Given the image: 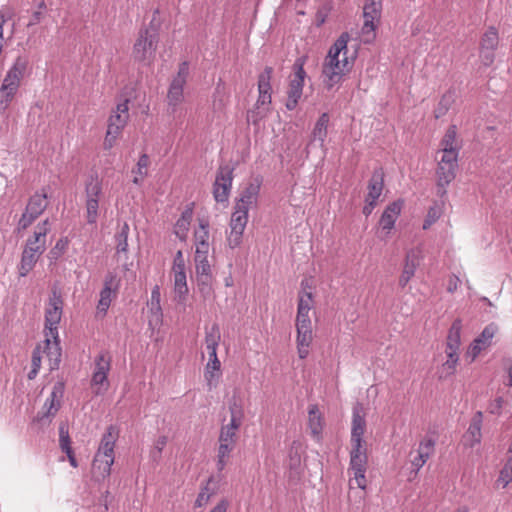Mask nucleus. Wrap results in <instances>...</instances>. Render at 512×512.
Instances as JSON below:
<instances>
[{"instance_id":"nucleus-1","label":"nucleus","mask_w":512,"mask_h":512,"mask_svg":"<svg viewBox=\"0 0 512 512\" xmlns=\"http://www.w3.org/2000/svg\"><path fill=\"white\" fill-rule=\"evenodd\" d=\"M349 40V33L343 32L328 51L322 67L323 82L327 90H331L335 85L341 83L343 76L349 73L353 67L357 50L351 56H347Z\"/></svg>"},{"instance_id":"nucleus-2","label":"nucleus","mask_w":512,"mask_h":512,"mask_svg":"<svg viewBox=\"0 0 512 512\" xmlns=\"http://www.w3.org/2000/svg\"><path fill=\"white\" fill-rule=\"evenodd\" d=\"M158 13L155 10L149 26L140 29L138 33L132 50V57L137 62L149 64L155 57L159 42V24L155 23Z\"/></svg>"},{"instance_id":"nucleus-3","label":"nucleus","mask_w":512,"mask_h":512,"mask_svg":"<svg viewBox=\"0 0 512 512\" xmlns=\"http://www.w3.org/2000/svg\"><path fill=\"white\" fill-rule=\"evenodd\" d=\"M118 437V427L115 425L108 426L95 454L93 470L98 472L103 478L109 476L111 473V467L114 463V447Z\"/></svg>"},{"instance_id":"nucleus-4","label":"nucleus","mask_w":512,"mask_h":512,"mask_svg":"<svg viewBox=\"0 0 512 512\" xmlns=\"http://www.w3.org/2000/svg\"><path fill=\"white\" fill-rule=\"evenodd\" d=\"M462 321L455 319L448 331L445 353L447 360L442 364L441 377H448L455 373L459 362V347L461 344Z\"/></svg>"},{"instance_id":"nucleus-5","label":"nucleus","mask_w":512,"mask_h":512,"mask_svg":"<svg viewBox=\"0 0 512 512\" xmlns=\"http://www.w3.org/2000/svg\"><path fill=\"white\" fill-rule=\"evenodd\" d=\"M129 99H124L118 103L116 109L112 112L108 119L107 132L104 139V148L111 149L126 126L129 119Z\"/></svg>"},{"instance_id":"nucleus-6","label":"nucleus","mask_w":512,"mask_h":512,"mask_svg":"<svg viewBox=\"0 0 512 512\" xmlns=\"http://www.w3.org/2000/svg\"><path fill=\"white\" fill-rule=\"evenodd\" d=\"M381 14L382 0H365L363 6L364 23L361 29L364 43L369 44L374 41Z\"/></svg>"},{"instance_id":"nucleus-7","label":"nucleus","mask_w":512,"mask_h":512,"mask_svg":"<svg viewBox=\"0 0 512 512\" xmlns=\"http://www.w3.org/2000/svg\"><path fill=\"white\" fill-rule=\"evenodd\" d=\"M48 196L45 189L35 192L28 200L24 212L18 223V232L26 230L36 219H38L48 206Z\"/></svg>"},{"instance_id":"nucleus-8","label":"nucleus","mask_w":512,"mask_h":512,"mask_svg":"<svg viewBox=\"0 0 512 512\" xmlns=\"http://www.w3.org/2000/svg\"><path fill=\"white\" fill-rule=\"evenodd\" d=\"M305 62V57H299L293 64V75L289 81L287 91L286 108L288 110H294L297 107L300 98L302 97L304 82L307 76L304 69Z\"/></svg>"},{"instance_id":"nucleus-9","label":"nucleus","mask_w":512,"mask_h":512,"mask_svg":"<svg viewBox=\"0 0 512 512\" xmlns=\"http://www.w3.org/2000/svg\"><path fill=\"white\" fill-rule=\"evenodd\" d=\"M457 167L458 157L442 155L436 170L437 194L440 197L447 193L446 188L455 179Z\"/></svg>"},{"instance_id":"nucleus-10","label":"nucleus","mask_w":512,"mask_h":512,"mask_svg":"<svg viewBox=\"0 0 512 512\" xmlns=\"http://www.w3.org/2000/svg\"><path fill=\"white\" fill-rule=\"evenodd\" d=\"M233 172L234 167L230 165L226 164L219 166L216 173L215 182L213 184V197L216 202H228L234 179Z\"/></svg>"},{"instance_id":"nucleus-11","label":"nucleus","mask_w":512,"mask_h":512,"mask_svg":"<svg viewBox=\"0 0 512 512\" xmlns=\"http://www.w3.org/2000/svg\"><path fill=\"white\" fill-rule=\"evenodd\" d=\"M63 309V300L60 294L55 291L49 299L48 307L45 311V337L57 339L58 324L61 320Z\"/></svg>"},{"instance_id":"nucleus-12","label":"nucleus","mask_w":512,"mask_h":512,"mask_svg":"<svg viewBox=\"0 0 512 512\" xmlns=\"http://www.w3.org/2000/svg\"><path fill=\"white\" fill-rule=\"evenodd\" d=\"M86 219L88 224H96L98 218L99 198L102 194V185L91 177L86 183Z\"/></svg>"},{"instance_id":"nucleus-13","label":"nucleus","mask_w":512,"mask_h":512,"mask_svg":"<svg viewBox=\"0 0 512 512\" xmlns=\"http://www.w3.org/2000/svg\"><path fill=\"white\" fill-rule=\"evenodd\" d=\"M247 223L248 211L234 207L229 225L230 234L227 238L228 245L231 249H235L240 246Z\"/></svg>"},{"instance_id":"nucleus-14","label":"nucleus","mask_w":512,"mask_h":512,"mask_svg":"<svg viewBox=\"0 0 512 512\" xmlns=\"http://www.w3.org/2000/svg\"><path fill=\"white\" fill-rule=\"evenodd\" d=\"M499 44V35L495 27L491 26L483 34L480 41L479 56L481 62L485 66H490L495 60L494 51L497 49Z\"/></svg>"},{"instance_id":"nucleus-15","label":"nucleus","mask_w":512,"mask_h":512,"mask_svg":"<svg viewBox=\"0 0 512 512\" xmlns=\"http://www.w3.org/2000/svg\"><path fill=\"white\" fill-rule=\"evenodd\" d=\"M421 251L419 249H410L405 256L402 273L398 284L401 288L406 287L409 281L414 277L416 269L420 265Z\"/></svg>"},{"instance_id":"nucleus-16","label":"nucleus","mask_w":512,"mask_h":512,"mask_svg":"<svg viewBox=\"0 0 512 512\" xmlns=\"http://www.w3.org/2000/svg\"><path fill=\"white\" fill-rule=\"evenodd\" d=\"M50 231L49 219H45L38 223L33 235L26 241L24 249H33L39 251V254H43L46 250V236Z\"/></svg>"},{"instance_id":"nucleus-17","label":"nucleus","mask_w":512,"mask_h":512,"mask_svg":"<svg viewBox=\"0 0 512 512\" xmlns=\"http://www.w3.org/2000/svg\"><path fill=\"white\" fill-rule=\"evenodd\" d=\"M28 66V60L25 57L18 56L13 65L7 71L2 84L19 89L21 80L24 77Z\"/></svg>"},{"instance_id":"nucleus-18","label":"nucleus","mask_w":512,"mask_h":512,"mask_svg":"<svg viewBox=\"0 0 512 512\" xmlns=\"http://www.w3.org/2000/svg\"><path fill=\"white\" fill-rule=\"evenodd\" d=\"M403 204V200L398 199L390 203L383 211L379 225L381 229L385 231L386 235L390 234L391 230L394 228L395 222L401 214Z\"/></svg>"},{"instance_id":"nucleus-19","label":"nucleus","mask_w":512,"mask_h":512,"mask_svg":"<svg viewBox=\"0 0 512 512\" xmlns=\"http://www.w3.org/2000/svg\"><path fill=\"white\" fill-rule=\"evenodd\" d=\"M261 183L258 179L250 182L241 192L235 207L249 212L250 208L255 206L258 201Z\"/></svg>"},{"instance_id":"nucleus-20","label":"nucleus","mask_w":512,"mask_h":512,"mask_svg":"<svg viewBox=\"0 0 512 512\" xmlns=\"http://www.w3.org/2000/svg\"><path fill=\"white\" fill-rule=\"evenodd\" d=\"M367 455H350L349 470L353 472L354 480L358 488H366Z\"/></svg>"},{"instance_id":"nucleus-21","label":"nucleus","mask_w":512,"mask_h":512,"mask_svg":"<svg viewBox=\"0 0 512 512\" xmlns=\"http://www.w3.org/2000/svg\"><path fill=\"white\" fill-rule=\"evenodd\" d=\"M42 352L45 353L48 358L50 370L58 369L62 356L59 335H57V339L46 337L43 342Z\"/></svg>"},{"instance_id":"nucleus-22","label":"nucleus","mask_w":512,"mask_h":512,"mask_svg":"<svg viewBox=\"0 0 512 512\" xmlns=\"http://www.w3.org/2000/svg\"><path fill=\"white\" fill-rule=\"evenodd\" d=\"M65 392V383L61 381H57L52 388L50 397L44 403V408L47 409L44 416L53 417L56 415L58 410L61 407L62 398Z\"/></svg>"},{"instance_id":"nucleus-23","label":"nucleus","mask_w":512,"mask_h":512,"mask_svg":"<svg viewBox=\"0 0 512 512\" xmlns=\"http://www.w3.org/2000/svg\"><path fill=\"white\" fill-rule=\"evenodd\" d=\"M483 422V413L477 411L471 419L470 425L464 435L465 444L474 447L481 442V428Z\"/></svg>"},{"instance_id":"nucleus-24","label":"nucleus","mask_w":512,"mask_h":512,"mask_svg":"<svg viewBox=\"0 0 512 512\" xmlns=\"http://www.w3.org/2000/svg\"><path fill=\"white\" fill-rule=\"evenodd\" d=\"M184 86L185 83L172 80L167 93L169 113L176 114L178 106L184 100Z\"/></svg>"},{"instance_id":"nucleus-25","label":"nucleus","mask_w":512,"mask_h":512,"mask_svg":"<svg viewBox=\"0 0 512 512\" xmlns=\"http://www.w3.org/2000/svg\"><path fill=\"white\" fill-rule=\"evenodd\" d=\"M384 188V172L382 168L375 169L368 183V193L365 197L371 202H377Z\"/></svg>"},{"instance_id":"nucleus-26","label":"nucleus","mask_w":512,"mask_h":512,"mask_svg":"<svg viewBox=\"0 0 512 512\" xmlns=\"http://www.w3.org/2000/svg\"><path fill=\"white\" fill-rule=\"evenodd\" d=\"M457 128L455 125H451L445 132L444 137L441 140V151L442 155L458 157L460 147L457 145Z\"/></svg>"},{"instance_id":"nucleus-27","label":"nucleus","mask_w":512,"mask_h":512,"mask_svg":"<svg viewBox=\"0 0 512 512\" xmlns=\"http://www.w3.org/2000/svg\"><path fill=\"white\" fill-rule=\"evenodd\" d=\"M351 425L350 440H364L363 436L366 430V420L362 414V407L359 404L353 408Z\"/></svg>"},{"instance_id":"nucleus-28","label":"nucleus","mask_w":512,"mask_h":512,"mask_svg":"<svg viewBox=\"0 0 512 512\" xmlns=\"http://www.w3.org/2000/svg\"><path fill=\"white\" fill-rule=\"evenodd\" d=\"M296 330L298 356L300 359H305L309 354V347L313 340L312 327H296Z\"/></svg>"},{"instance_id":"nucleus-29","label":"nucleus","mask_w":512,"mask_h":512,"mask_svg":"<svg viewBox=\"0 0 512 512\" xmlns=\"http://www.w3.org/2000/svg\"><path fill=\"white\" fill-rule=\"evenodd\" d=\"M308 427L312 436L319 439L323 430V417L316 404L308 407Z\"/></svg>"},{"instance_id":"nucleus-30","label":"nucleus","mask_w":512,"mask_h":512,"mask_svg":"<svg viewBox=\"0 0 512 512\" xmlns=\"http://www.w3.org/2000/svg\"><path fill=\"white\" fill-rule=\"evenodd\" d=\"M39 251L33 249H24L21 255V261L18 267L19 275L25 277L34 268L39 257Z\"/></svg>"},{"instance_id":"nucleus-31","label":"nucleus","mask_w":512,"mask_h":512,"mask_svg":"<svg viewBox=\"0 0 512 512\" xmlns=\"http://www.w3.org/2000/svg\"><path fill=\"white\" fill-rule=\"evenodd\" d=\"M329 115L324 112L320 115L312 130V141H319L323 146L328 133Z\"/></svg>"},{"instance_id":"nucleus-32","label":"nucleus","mask_w":512,"mask_h":512,"mask_svg":"<svg viewBox=\"0 0 512 512\" xmlns=\"http://www.w3.org/2000/svg\"><path fill=\"white\" fill-rule=\"evenodd\" d=\"M174 274V292H175V300L179 304H184L187 299V295L189 292L187 285V277L185 273H173Z\"/></svg>"},{"instance_id":"nucleus-33","label":"nucleus","mask_w":512,"mask_h":512,"mask_svg":"<svg viewBox=\"0 0 512 512\" xmlns=\"http://www.w3.org/2000/svg\"><path fill=\"white\" fill-rule=\"evenodd\" d=\"M456 98L457 95L455 90L450 89L447 92H445L434 110L435 118L439 119L445 116L449 109L452 107V105L455 103Z\"/></svg>"},{"instance_id":"nucleus-34","label":"nucleus","mask_w":512,"mask_h":512,"mask_svg":"<svg viewBox=\"0 0 512 512\" xmlns=\"http://www.w3.org/2000/svg\"><path fill=\"white\" fill-rule=\"evenodd\" d=\"M150 313L155 318L156 322L161 321L163 313L161 307V293L158 285L154 286L151 291L150 301L148 302Z\"/></svg>"},{"instance_id":"nucleus-35","label":"nucleus","mask_w":512,"mask_h":512,"mask_svg":"<svg viewBox=\"0 0 512 512\" xmlns=\"http://www.w3.org/2000/svg\"><path fill=\"white\" fill-rule=\"evenodd\" d=\"M220 367L221 363L219 360L209 361L206 365L204 377L209 390H212L217 385Z\"/></svg>"},{"instance_id":"nucleus-36","label":"nucleus","mask_w":512,"mask_h":512,"mask_svg":"<svg viewBox=\"0 0 512 512\" xmlns=\"http://www.w3.org/2000/svg\"><path fill=\"white\" fill-rule=\"evenodd\" d=\"M307 286V281L303 280L301 282L302 290L299 292L298 296L297 312H310L313 308V295L311 291H306Z\"/></svg>"},{"instance_id":"nucleus-37","label":"nucleus","mask_w":512,"mask_h":512,"mask_svg":"<svg viewBox=\"0 0 512 512\" xmlns=\"http://www.w3.org/2000/svg\"><path fill=\"white\" fill-rule=\"evenodd\" d=\"M197 289L204 301L214 297L213 276L196 277Z\"/></svg>"},{"instance_id":"nucleus-38","label":"nucleus","mask_w":512,"mask_h":512,"mask_svg":"<svg viewBox=\"0 0 512 512\" xmlns=\"http://www.w3.org/2000/svg\"><path fill=\"white\" fill-rule=\"evenodd\" d=\"M150 164V159H149V156L147 154H142L140 155L139 159H138V162H137V165H136V169H133L132 172L135 174L134 178H133V183L134 184H141L143 179L147 176L148 174V166Z\"/></svg>"},{"instance_id":"nucleus-39","label":"nucleus","mask_w":512,"mask_h":512,"mask_svg":"<svg viewBox=\"0 0 512 512\" xmlns=\"http://www.w3.org/2000/svg\"><path fill=\"white\" fill-rule=\"evenodd\" d=\"M236 444H230L226 442H219L217 451V470L222 471L230 457L231 452L234 450Z\"/></svg>"},{"instance_id":"nucleus-40","label":"nucleus","mask_w":512,"mask_h":512,"mask_svg":"<svg viewBox=\"0 0 512 512\" xmlns=\"http://www.w3.org/2000/svg\"><path fill=\"white\" fill-rule=\"evenodd\" d=\"M498 331V326L495 323L488 324L480 335L475 338L477 344L481 345L484 349L492 344V339Z\"/></svg>"},{"instance_id":"nucleus-41","label":"nucleus","mask_w":512,"mask_h":512,"mask_svg":"<svg viewBox=\"0 0 512 512\" xmlns=\"http://www.w3.org/2000/svg\"><path fill=\"white\" fill-rule=\"evenodd\" d=\"M129 225L124 222L115 235L117 253H126L128 251Z\"/></svg>"},{"instance_id":"nucleus-42","label":"nucleus","mask_w":512,"mask_h":512,"mask_svg":"<svg viewBox=\"0 0 512 512\" xmlns=\"http://www.w3.org/2000/svg\"><path fill=\"white\" fill-rule=\"evenodd\" d=\"M18 89L1 84L0 86V112H5L14 99Z\"/></svg>"},{"instance_id":"nucleus-43","label":"nucleus","mask_w":512,"mask_h":512,"mask_svg":"<svg viewBox=\"0 0 512 512\" xmlns=\"http://www.w3.org/2000/svg\"><path fill=\"white\" fill-rule=\"evenodd\" d=\"M273 74L272 67H265L264 71L258 76V92L272 93L271 78Z\"/></svg>"},{"instance_id":"nucleus-44","label":"nucleus","mask_w":512,"mask_h":512,"mask_svg":"<svg viewBox=\"0 0 512 512\" xmlns=\"http://www.w3.org/2000/svg\"><path fill=\"white\" fill-rule=\"evenodd\" d=\"M117 292L110 290L108 287H103L100 291V298L97 305L98 313H102L103 315H106L111 301L112 297L116 295Z\"/></svg>"},{"instance_id":"nucleus-45","label":"nucleus","mask_w":512,"mask_h":512,"mask_svg":"<svg viewBox=\"0 0 512 512\" xmlns=\"http://www.w3.org/2000/svg\"><path fill=\"white\" fill-rule=\"evenodd\" d=\"M199 229L194 232L195 243H209V221L205 218L198 219Z\"/></svg>"},{"instance_id":"nucleus-46","label":"nucleus","mask_w":512,"mask_h":512,"mask_svg":"<svg viewBox=\"0 0 512 512\" xmlns=\"http://www.w3.org/2000/svg\"><path fill=\"white\" fill-rule=\"evenodd\" d=\"M211 483H212V480L209 479L207 481L206 485L201 488V491L199 492V494L195 500L196 507H199V508L203 507L209 502L211 496L214 494L213 488H210Z\"/></svg>"},{"instance_id":"nucleus-47","label":"nucleus","mask_w":512,"mask_h":512,"mask_svg":"<svg viewBox=\"0 0 512 512\" xmlns=\"http://www.w3.org/2000/svg\"><path fill=\"white\" fill-rule=\"evenodd\" d=\"M221 339L220 329L217 324H213L205 334L206 348H212L218 346Z\"/></svg>"},{"instance_id":"nucleus-48","label":"nucleus","mask_w":512,"mask_h":512,"mask_svg":"<svg viewBox=\"0 0 512 512\" xmlns=\"http://www.w3.org/2000/svg\"><path fill=\"white\" fill-rule=\"evenodd\" d=\"M111 368V358L110 356L102 352L100 353L96 359H95V370L94 372H103L105 374H108Z\"/></svg>"},{"instance_id":"nucleus-49","label":"nucleus","mask_w":512,"mask_h":512,"mask_svg":"<svg viewBox=\"0 0 512 512\" xmlns=\"http://www.w3.org/2000/svg\"><path fill=\"white\" fill-rule=\"evenodd\" d=\"M108 374H105L103 372H93L91 384L92 386H98L97 389L94 391L96 395H102L107 390L106 388H103V385L106 384L108 386V380H107Z\"/></svg>"},{"instance_id":"nucleus-50","label":"nucleus","mask_w":512,"mask_h":512,"mask_svg":"<svg viewBox=\"0 0 512 512\" xmlns=\"http://www.w3.org/2000/svg\"><path fill=\"white\" fill-rule=\"evenodd\" d=\"M442 209L438 204L431 206L428 210L426 218L423 223V229L426 230L431 227L441 216Z\"/></svg>"},{"instance_id":"nucleus-51","label":"nucleus","mask_w":512,"mask_h":512,"mask_svg":"<svg viewBox=\"0 0 512 512\" xmlns=\"http://www.w3.org/2000/svg\"><path fill=\"white\" fill-rule=\"evenodd\" d=\"M190 224V222L181 220L180 218L176 221L174 225V234L180 241H186Z\"/></svg>"},{"instance_id":"nucleus-52","label":"nucleus","mask_w":512,"mask_h":512,"mask_svg":"<svg viewBox=\"0 0 512 512\" xmlns=\"http://www.w3.org/2000/svg\"><path fill=\"white\" fill-rule=\"evenodd\" d=\"M68 246V240L66 238H60L55 246L49 252V258L51 260H57L66 250Z\"/></svg>"},{"instance_id":"nucleus-53","label":"nucleus","mask_w":512,"mask_h":512,"mask_svg":"<svg viewBox=\"0 0 512 512\" xmlns=\"http://www.w3.org/2000/svg\"><path fill=\"white\" fill-rule=\"evenodd\" d=\"M230 417L244 418V410L241 402L236 396H233L228 403Z\"/></svg>"},{"instance_id":"nucleus-54","label":"nucleus","mask_w":512,"mask_h":512,"mask_svg":"<svg viewBox=\"0 0 512 512\" xmlns=\"http://www.w3.org/2000/svg\"><path fill=\"white\" fill-rule=\"evenodd\" d=\"M435 440L432 438H424L418 448V453L423 454L424 457H430L434 452Z\"/></svg>"},{"instance_id":"nucleus-55","label":"nucleus","mask_w":512,"mask_h":512,"mask_svg":"<svg viewBox=\"0 0 512 512\" xmlns=\"http://www.w3.org/2000/svg\"><path fill=\"white\" fill-rule=\"evenodd\" d=\"M236 440H237V434L234 431L229 430L222 425V427L220 429L218 441L226 442V443H230V444H236Z\"/></svg>"},{"instance_id":"nucleus-56","label":"nucleus","mask_w":512,"mask_h":512,"mask_svg":"<svg viewBox=\"0 0 512 512\" xmlns=\"http://www.w3.org/2000/svg\"><path fill=\"white\" fill-rule=\"evenodd\" d=\"M59 445L61 450L71 446L68 428L65 424L59 426Z\"/></svg>"},{"instance_id":"nucleus-57","label":"nucleus","mask_w":512,"mask_h":512,"mask_svg":"<svg viewBox=\"0 0 512 512\" xmlns=\"http://www.w3.org/2000/svg\"><path fill=\"white\" fill-rule=\"evenodd\" d=\"M173 273H185V260L183 257V253L181 250H178L174 256L173 260V267H172Z\"/></svg>"},{"instance_id":"nucleus-58","label":"nucleus","mask_w":512,"mask_h":512,"mask_svg":"<svg viewBox=\"0 0 512 512\" xmlns=\"http://www.w3.org/2000/svg\"><path fill=\"white\" fill-rule=\"evenodd\" d=\"M350 455H367L366 443L364 440H350Z\"/></svg>"},{"instance_id":"nucleus-59","label":"nucleus","mask_w":512,"mask_h":512,"mask_svg":"<svg viewBox=\"0 0 512 512\" xmlns=\"http://www.w3.org/2000/svg\"><path fill=\"white\" fill-rule=\"evenodd\" d=\"M120 286V280L117 278V275L113 272H108L105 276L104 286L108 287L110 290L117 292Z\"/></svg>"},{"instance_id":"nucleus-60","label":"nucleus","mask_w":512,"mask_h":512,"mask_svg":"<svg viewBox=\"0 0 512 512\" xmlns=\"http://www.w3.org/2000/svg\"><path fill=\"white\" fill-rule=\"evenodd\" d=\"M496 482L498 485H502V488H505L510 482H512L511 471L506 467L501 469Z\"/></svg>"},{"instance_id":"nucleus-61","label":"nucleus","mask_w":512,"mask_h":512,"mask_svg":"<svg viewBox=\"0 0 512 512\" xmlns=\"http://www.w3.org/2000/svg\"><path fill=\"white\" fill-rule=\"evenodd\" d=\"M296 327H300V328L312 327L309 312H297Z\"/></svg>"},{"instance_id":"nucleus-62","label":"nucleus","mask_w":512,"mask_h":512,"mask_svg":"<svg viewBox=\"0 0 512 512\" xmlns=\"http://www.w3.org/2000/svg\"><path fill=\"white\" fill-rule=\"evenodd\" d=\"M196 277L212 276L211 266L209 262L195 264Z\"/></svg>"},{"instance_id":"nucleus-63","label":"nucleus","mask_w":512,"mask_h":512,"mask_svg":"<svg viewBox=\"0 0 512 512\" xmlns=\"http://www.w3.org/2000/svg\"><path fill=\"white\" fill-rule=\"evenodd\" d=\"M482 350H484V348L473 340L467 349L466 356L470 358V362H473Z\"/></svg>"},{"instance_id":"nucleus-64","label":"nucleus","mask_w":512,"mask_h":512,"mask_svg":"<svg viewBox=\"0 0 512 512\" xmlns=\"http://www.w3.org/2000/svg\"><path fill=\"white\" fill-rule=\"evenodd\" d=\"M504 404V399L502 397H497L493 402L488 405V412L494 415H500L502 411V407Z\"/></svg>"}]
</instances>
